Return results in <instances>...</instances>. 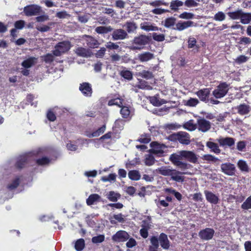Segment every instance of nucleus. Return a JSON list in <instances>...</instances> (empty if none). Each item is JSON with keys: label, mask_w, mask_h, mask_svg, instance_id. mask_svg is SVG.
<instances>
[{"label": "nucleus", "mask_w": 251, "mask_h": 251, "mask_svg": "<svg viewBox=\"0 0 251 251\" xmlns=\"http://www.w3.org/2000/svg\"><path fill=\"white\" fill-rule=\"evenodd\" d=\"M139 75L146 79H150L152 77V75L151 72L145 70L140 72Z\"/></svg>", "instance_id": "69168bd1"}, {"label": "nucleus", "mask_w": 251, "mask_h": 251, "mask_svg": "<svg viewBox=\"0 0 251 251\" xmlns=\"http://www.w3.org/2000/svg\"><path fill=\"white\" fill-rule=\"evenodd\" d=\"M149 4L153 7H156V8H154L151 11V12L154 14L160 15L169 11V10H168L163 9L159 7L162 5L167 6L169 5L168 3L166 2L163 0H157L153 1L150 2Z\"/></svg>", "instance_id": "7ed1b4c3"}, {"label": "nucleus", "mask_w": 251, "mask_h": 251, "mask_svg": "<svg viewBox=\"0 0 251 251\" xmlns=\"http://www.w3.org/2000/svg\"><path fill=\"white\" fill-rule=\"evenodd\" d=\"M189 173L188 172H179L175 169H172L171 176V179L178 182H182L184 180V177L182 175H188Z\"/></svg>", "instance_id": "1a4fd4ad"}, {"label": "nucleus", "mask_w": 251, "mask_h": 251, "mask_svg": "<svg viewBox=\"0 0 251 251\" xmlns=\"http://www.w3.org/2000/svg\"><path fill=\"white\" fill-rule=\"evenodd\" d=\"M194 15L190 12H184L179 15V18L183 19H192L194 18Z\"/></svg>", "instance_id": "680f3d73"}, {"label": "nucleus", "mask_w": 251, "mask_h": 251, "mask_svg": "<svg viewBox=\"0 0 251 251\" xmlns=\"http://www.w3.org/2000/svg\"><path fill=\"white\" fill-rule=\"evenodd\" d=\"M212 19L217 22H223L226 19V15L223 11H219L215 13Z\"/></svg>", "instance_id": "ea45409f"}, {"label": "nucleus", "mask_w": 251, "mask_h": 251, "mask_svg": "<svg viewBox=\"0 0 251 251\" xmlns=\"http://www.w3.org/2000/svg\"><path fill=\"white\" fill-rule=\"evenodd\" d=\"M182 153L181 155L183 157V159H186L188 161L196 163L198 161V157L197 155L192 151H182Z\"/></svg>", "instance_id": "2eb2a0df"}, {"label": "nucleus", "mask_w": 251, "mask_h": 251, "mask_svg": "<svg viewBox=\"0 0 251 251\" xmlns=\"http://www.w3.org/2000/svg\"><path fill=\"white\" fill-rule=\"evenodd\" d=\"M128 177L132 180H138L141 178V175L138 171L132 170L130 171L128 173Z\"/></svg>", "instance_id": "4c0bfd02"}, {"label": "nucleus", "mask_w": 251, "mask_h": 251, "mask_svg": "<svg viewBox=\"0 0 251 251\" xmlns=\"http://www.w3.org/2000/svg\"><path fill=\"white\" fill-rule=\"evenodd\" d=\"M183 2L179 0H172L170 3V8L172 10L176 11L183 5Z\"/></svg>", "instance_id": "c03bdc74"}, {"label": "nucleus", "mask_w": 251, "mask_h": 251, "mask_svg": "<svg viewBox=\"0 0 251 251\" xmlns=\"http://www.w3.org/2000/svg\"><path fill=\"white\" fill-rule=\"evenodd\" d=\"M79 90L86 96H90L92 93V89L88 83H83L80 84Z\"/></svg>", "instance_id": "cd10ccee"}, {"label": "nucleus", "mask_w": 251, "mask_h": 251, "mask_svg": "<svg viewBox=\"0 0 251 251\" xmlns=\"http://www.w3.org/2000/svg\"><path fill=\"white\" fill-rule=\"evenodd\" d=\"M184 4L186 6L190 8L198 6L199 3L195 0H186L184 2Z\"/></svg>", "instance_id": "774afa93"}, {"label": "nucleus", "mask_w": 251, "mask_h": 251, "mask_svg": "<svg viewBox=\"0 0 251 251\" xmlns=\"http://www.w3.org/2000/svg\"><path fill=\"white\" fill-rule=\"evenodd\" d=\"M240 22L244 25L248 24L251 22V13H245L242 10Z\"/></svg>", "instance_id": "e433bc0d"}, {"label": "nucleus", "mask_w": 251, "mask_h": 251, "mask_svg": "<svg viewBox=\"0 0 251 251\" xmlns=\"http://www.w3.org/2000/svg\"><path fill=\"white\" fill-rule=\"evenodd\" d=\"M188 47L189 48H194V52L198 51L199 47L196 45L197 41L196 39L194 37H190L188 39Z\"/></svg>", "instance_id": "37998d69"}, {"label": "nucleus", "mask_w": 251, "mask_h": 251, "mask_svg": "<svg viewBox=\"0 0 251 251\" xmlns=\"http://www.w3.org/2000/svg\"><path fill=\"white\" fill-rule=\"evenodd\" d=\"M85 247V241L82 238L77 240L75 243V248L77 251H81Z\"/></svg>", "instance_id": "49530a36"}, {"label": "nucleus", "mask_w": 251, "mask_h": 251, "mask_svg": "<svg viewBox=\"0 0 251 251\" xmlns=\"http://www.w3.org/2000/svg\"><path fill=\"white\" fill-rule=\"evenodd\" d=\"M218 142L222 146H231L234 144V140L231 137L222 138L218 140Z\"/></svg>", "instance_id": "7c9ffc66"}, {"label": "nucleus", "mask_w": 251, "mask_h": 251, "mask_svg": "<svg viewBox=\"0 0 251 251\" xmlns=\"http://www.w3.org/2000/svg\"><path fill=\"white\" fill-rule=\"evenodd\" d=\"M123 27H125L127 32L129 33L134 32L137 27L136 24L133 22H127Z\"/></svg>", "instance_id": "c9c22d12"}, {"label": "nucleus", "mask_w": 251, "mask_h": 251, "mask_svg": "<svg viewBox=\"0 0 251 251\" xmlns=\"http://www.w3.org/2000/svg\"><path fill=\"white\" fill-rule=\"evenodd\" d=\"M75 52L77 55L83 57H88L91 55V52L89 50L82 47H78L75 49Z\"/></svg>", "instance_id": "b1692460"}, {"label": "nucleus", "mask_w": 251, "mask_h": 251, "mask_svg": "<svg viewBox=\"0 0 251 251\" xmlns=\"http://www.w3.org/2000/svg\"><path fill=\"white\" fill-rule=\"evenodd\" d=\"M81 40L85 41L86 45L91 48H97L100 45L97 40L89 35H83Z\"/></svg>", "instance_id": "ddd939ff"}, {"label": "nucleus", "mask_w": 251, "mask_h": 251, "mask_svg": "<svg viewBox=\"0 0 251 251\" xmlns=\"http://www.w3.org/2000/svg\"><path fill=\"white\" fill-rule=\"evenodd\" d=\"M222 172L228 175L233 176L235 174L236 168L235 165L230 163H223L221 166Z\"/></svg>", "instance_id": "9b49d317"}, {"label": "nucleus", "mask_w": 251, "mask_h": 251, "mask_svg": "<svg viewBox=\"0 0 251 251\" xmlns=\"http://www.w3.org/2000/svg\"><path fill=\"white\" fill-rule=\"evenodd\" d=\"M241 208L243 210L251 209V196H249L242 203Z\"/></svg>", "instance_id": "6e6d98bb"}, {"label": "nucleus", "mask_w": 251, "mask_h": 251, "mask_svg": "<svg viewBox=\"0 0 251 251\" xmlns=\"http://www.w3.org/2000/svg\"><path fill=\"white\" fill-rule=\"evenodd\" d=\"M120 195L114 191H110L107 196L108 199L111 201H116L120 198Z\"/></svg>", "instance_id": "8fccbe9b"}, {"label": "nucleus", "mask_w": 251, "mask_h": 251, "mask_svg": "<svg viewBox=\"0 0 251 251\" xmlns=\"http://www.w3.org/2000/svg\"><path fill=\"white\" fill-rule=\"evenodd\" d=\"M71 47V43L69 41H63L58 43L55 46L53 51L54 55L58 56L68 51Z\"/></svg>", "instance_id": "f03ea898"}, {"label": "nucleus", "mask_w": 251, "mask_h": 251, "mask_svg": "<svg viewBox=\"0 0 251 251\" xmlns=\"http://www.w3.org/2000/svg\"><path fill=\"white\" fill-rule=\"evenodd\" d=\"M140 27L142 29L147 31H155L158 29L157 26L153 25L148 22H144L140 24Z\"/></svg>", "instance_id": "c85d7f7f"}, {"label": "nucleus", "mask_w": 251, "mask_h": 251, "mask_svg": "<svg viewBox=\"0 0 251 251\" xmlns=\"http://www.w3.org/2000/svg\"><path fill=\"white\" fill-rule=\"evenodd\" d=\"M197 128L203 132L207 131L211 127L210 122L204 119H200L197 121Z\"/></svg>", "instance_id": "4468645a"}, {"label": "nucleus", "mask_w": 251, "mask_h": 251, "mask_svg": "<svg viewBox=\"0 0 251 251\" xmlns=\"http://www.w3.org/2000/svg\"><path fill=\"white\" fill-rule=\"evenodd\" d=\"M183 127L184 128L190 131L194 130L197 128L196 125L194 124L193 121L192 120H190L188 122L185 123L183 125Z\"/></svg>", "instance_id": "603ef678"}, {"label": "nucleus", "mask_w": 251, "mask_h": 251, "mask_svg": "<svg viewBox=\"0 0 251 251\" xmlns=\"http://www.w3.org/2000/svg\"><path fill=\"white\" fill-rule=\"evenodd\" d=\"M174 138L182 144L188 145L190 143V137L189 134L186 132L180 131L173 134Z\"/></svg>", "instance_id": "6e6552de"}, {"label": "nucleus", "mask_w": 251, "mask_h": 251, "mask_svg": "<svg viewBox=\"0 0 251 251\" xmlns=\"http://www.w3.org/2000/svg\"><path fill=\"white\" fill-rule=\"evenodd\" d=\"M105 237L103 235H99L93 237L92 238V242L95 244H98L102 242L104 240Z\"/></svg>", "instance_id": "052dcab7"}, {"label": "nucleus", "mask_w": 251, "mask_h": 251, "mask_svg": "<svg viewBox=\"0 0 251 251\" xmlns=\"http://www.w3.org/2000/svg\"><path fill=\"white\" fill-rule=\"evenodd\" d=\"M192 197V200L195 201H202V196L201 193H196L190 195L189 198Z\"/></svg>", "instance_id": "e2e57ef3"}, {"label": "nucleus", "mask_w": 251, "mask_h": 251, "mask_svg": "<svg viewBox=\"0 0 251 251\" xmlns=\"http://www.w3.org/2000/svg\"><path fill=\"white\" fill-rule=\"evenodd\" d=\"M178 169L180 170L181 172H186V171L190 168L192 167V165L190 164L184 162L180 161L178 164H177L176 165Z\"/></svg>", "instance_id": "09e8293b"}, {"label": "nucleus", "mask_w": 251, "mask_h": 251, "mask_svg": "<svg viewBox=\"0 0 251 251\" xmlns=\"http://www.w3.org/2000/svg\"><path fill=\"white\" fill-rule=\"evenodd\" d=\"M128 34L125 30L122 29L114 30L112 34V37L113 40H122L127 38Z\"/></svg>", "instance_id": "f8f14e48"}, {"label": "nucleus", "mask_w": 251, "mask_h": 251, "mask_svg": "<svg viewBox=\"0 0 251 251\" xmlns=\"http://www.w3.org/2000/svg\"><path fill=\"white\" fill-rule=\"evenodd\" d=\"M212 139L210 138L209 141L206 143V146L210 149V151L216 154H219L221 152V150L219 149V146L217 143H215L211 140Z\"/></svg>", "instance_id": "a878e982"}, {"label": "nucleus", "mask_w": 251, "mask_h": 251, "mask_svg": "<svg viewBox=\"0 0 251 251\" xmlns=\"http://www.w3.org/2000/svg\"><path fill=\"white\" fill-rule=\"evenodd\" d=\"M143 162L145 165L151 166L155 163V159L151 153H150L145 155Z\"/></svg>", "instance_id": "c756f323"}, {"label": "nucleus", "mask_w": 251, "mask_h": 251, "mask_svg": "<svg viewBox=\"0 0 251 251\" xmlns=\"http://www.w3.org/2000/svg\"><path fill=\"white\" fill-rule=\"evenodd\" d=\"M194 22L191 21L181 22L180 21L176 24L175 29L181 31L189 27L194 26Z\"/></svg>", "instance_id": "6ab92c4d"}, {"label": "nucleus", "mask_w": 251, "mask_h": 251, "mask_svg": "<svg viewBox=\"0 0 251 251\" xmlns=\"http://www.w3.org/2000/svg\"><path fill=\"white\" fill-rule=\"evenodd\" d=\"M38 153V151H34L32 153H29L27 154L20 156L18 158L16 163L17 167L19 168L24 167L25 165L31 159V156L32 155H35Z\"/></svg>", "instance_id": "0eeeda50"}, {"label": "nucleus", "mask_w": 251, "mask_h": 251, "mask_svg": "<svg viewBox=\"0 0 251 251\" xmlns=\"http://www.w3.org/2000/svg\"><path fill=\"white\" fill-rule=\"evenodd\" d=\"M139 158L136 157L132 160H128L126 164L127 168H129L130 166H134L137 164H140Z\"/></svg>", "instance_id": "bf43d9fd"}, {"label": "nucleus", "mask_w": 251, "mask_h": 251, "mask_svg": "<svg viewBox=\"0 0 251 251\" xmlns=\"http://www.w3.org/2000/svg\"><path fill=\"white\" fill-rule=\"evenodd\" d=\"M182 153V151H181L176 153L172 154L170 156L169 159L174 165H176L180 162L181 160L183 159V157L181 155Z\"/></svg>", "instance_id": "412c9836"}, {"label": "nucleus", "mask_w": 251, "mask_h": 251, "mask_svg": "<svg viewBox=\"0 0 251 251\" xmlns=\"http://www.w3.org/2000/svg\"><path fill=\"white\" fill-rule=\"evenodd\" d=\"M151 226V216H147L146 219L141 222V227L150 229Z\"/></svg>", "instance_id": "de8ad7c7"}, {"label": "nucleus", "mask_w": 251, "mask_h": 251, "mask_svg": "<svg viewBox=\"0 0 251 251\" xmlns=\"http://www.w3.org/2000/svg\"><path fill=\"white\" fill-rule=\"evenodd\" d=\"M24 12L27 16H37L45 13L41 7L36 4L29 5L25 7Z\"/></svg>", "instance_id": "20e7f679"}, {"label": "nucleus", "mask_w": 251, "mask_h": 251, "mask_svg": "<svg viewBox=\"0 0 251 251\" xmlns=\"http://www.w3.org/2000/svg\"><path fill=\"white\" fill-rule=\"evenodd\" d=\"M151 149L150 152L157 154L158 156L162 155L164 153V150L167 147L163 144H160L157 142H152L150 144Z\"/></svg>", "instance_id": "423d86ee"}, {"label": "nucleus", "mask_w": 251, "mask_h": 251, "mask_svg": "<svg viewBox=\"0 0 251 251\" xmlns=\"http://www.w3.org/2000/svg\"><path fill=\"white\" fill-rule=\"evenodd\" d=\"M210 90L208 88L201 89L197 92L196 94L201 100L206 102L208 101V97L210 95Z\"/></svg>", "instance_id": "aec40b11"}, {"label": "nucleus", "mask_w": 251, "mask_h": 251, "mask_svg": "<svg viewBox=\"0 0 251 251\" xmlns=\"http://www.w3.org/2000/svg\"><path fill=\"white\" fill-rule=\"evenodd\" d=\"M20 181V177L16 176L14 178L12 182L7 185V188L9 190H13L16 188L19 184Z\"/></svg>", "instance_id": "a18cd8bd"}, {"label": "nucleus", "mask_w": 251, "mask_h": 251, "mask_svg": "<svg viewBox=\"0 0 251 251\" xmlns=\"http://www.w3.org/2000/svg\"><path fill=\"white\" fill-rule=\"evenodd\" d=\"M203 160L208 161H213L216 162L217 161H219V159L215 156H213L211 154H205L202 156V158Z\"/></svg>", "instance_id": "0e129e2a"}, {"label": "nucleus", "mask_w": 251, "mask_h": 251, "mask_svg": "<svg viewBox=\"0 0 251 251\" xmlns=\"http://www.w3.org/2000/svg\"><path fill=\"white\" fill-rule=\"evenodd\" d=\"M121 75L127 80H131L132 78V74L128 70H123L120 73Z\"/></svg>", "instance_id": "4d7b16f0"}, {"label": "nucleus", "mask_w": 251, "mask_h": 251, "mask_svg": "<svg viewBox=\"0 0 251 251\" xmlns=\"http://www.w3.org/2000/svg\"><path fill=\"white\" fill-rule=\"evenodd\" d=\"M108 104L110 106L111 105H118L119 107H122L123 102L122 100L119 98H116L109 100Z\"/></svg>", "instance_id": "864d4df0"}, {"label": "nucleus", "mask_w": 251, "mask_h": 251, "mask_svg": "<svg viewBox=\"0 0 251 251\" xmlns=\"http://www.w3.org/2000/svg\"><path fill=\"white\" fill-rule=\"evenodd\" d=\"M113 30V28L110 26H98L95 28V31L98 34H106Z\"/></svg>", "instance_id": "f704fd0d"}, {"label": "nucleus", "mask_w": 251, "mask_h": 251, "mask_svg": "<svg viewBox=\"0 0 251 251\" xmlns=\"http://www.w3.org/2000/svg\"><path fill=\"white\" fill-rule=\"evenodd\" d=\"M172 169L170 166H163L157 169L156 171L161 175L168 176L171 175Z\"/></svg>", "instance_id": "2f4dec72"}, {"label": "nucleus", "mask_w": 251, "mask_h": 251, "mask_svg": "<svg viewBox=\"0 0 251 251\" xmlns=\"http://www.w3.org/2000/svg\"><path fill=\"white\" fill-rule=\"evenodd\" d=\"M242 14V9H238L237 10L228 12L227 13L229 18L234 20L240 19Z\"/></svg>", "instance_id": "72a5a7b5"}, {"label": "nucleus", "mask_w": 251, "mask_h": 251, "mask_svg": "<svg viewBox=\"0 0 251 251\" xmlns=\"http://www.w3.org/2000/svg\"><path fill=\"white\" fill-rule=\"evenodd\" d=\"M38 61V58L35 57H29L24 60L22 64V66L25 69H28L35 65Z\"/></svg>", "instance_id": "f3484780"}, {"label": "nucleus", "mask_w": 251, "mask_h": 251, "mask_svg": "<svg viewBox=\"0 0 251 251\" xmlns=\"http://www.w3.org/2000/svg\"><path fill=\"white\" fill-rule=\"evenodd\" d=\"M206 200L210 203L216 204L219 202L218 196L210 191L205 190L204 192Z\"/></svg>", "instance_id": "a211bd4d"}, {"label": "nucleus", "mask_w": 251, "mask_h": 251, "mask_svg": "<svg viewBox=\"0 0 251 251\" xmlns=\"http://www.w3.org/2000/svg\"><path fill=\"white\" fill-rule=\"evenodd\" d=\"M215 231L211 228H206L201 230L199 233V236L203 240H209L211 239L214 234Z\"/></svg>", "instance_id": "9d476101"}, {"label": "nucleus", "mask_w": 251, "mask_h": 251, "mask_svg": "<svg viewBox=\"0 0 251 251\" xmlns=\"http://www.w3.org/2000/svg\"><path fill=\"white\" fill-rule=\"evenodd\" d=\"M116 175L115 174H110L108 176H103L101 178V180L103 182L112 181H114L116 180Z\"/></svg>", "instance_id": "13d9d810"}, {"label": "nucleus", "mask_w": 251, "mask_h": 251, "mask_svg": "<svg viewBox=\"0 0 251 251\" xmlns=\"http://www.w3.org/2000/svg\"><path fill=\"white\" fill-rule=\"evenodd\" d=\"M229 89V85L226 82L220 83L212 92V95L216 99H220L227 94Z\"/></svg>", "instance_id": "39448f33"}, {"label": "nucleus", "mask_w": 251, "mask_h": 251, "mask_svg": "<svg viewBox=\"0 0 251 251\" xmlns=\"http://www.w3.org/2000/svg\"><path fill=\"white\" fill-rule=\"evenodd\" d=\"M154 57V54L150 52H144L138 55V59L142 62L149 61Z\"/></svg>", "instance_id": "5701e85b"}, {"label": "nucleus", "mask_w": 251, "mask_h": 251, "mask_svg": "<svg viewBox=\"0 0 251 251\" xmlns=\"http://www.w3.org/2000/svg\"><path fill=\"white\" fill-rule=\"evenodd\" d=\"M176 19L173 17L167 18L164 21V25L167 28L171 27L176 23Z\"/></svg>", "instance_id": "3c124183"}, {"label": "nucleus", "mask_w": 251, "mask_h": 251, "mask_svg": "<svg viewBox=\"0 0 251 251\" xmlns=\"http://www.w3.org/2000/svg\"><path fill=\"white\" fill-rule=\"evenodd\" d=\"M105 125H103L102 126L99 128L98 129L93 132L92 133L86 132L85 133V135L89 138L98 137L105 131Z\"/></svg>", "instance_id": "bb28decb"}, {"label": "nucleus", "mask_w": 251, "mask_h": 251, "mask_svg": "<svg viewBox=\"0 0 251 251\" xmlns=\"http://www.w3.org/2000/svg\"><path fill=\"white\" fill-rule=\"evenodd\" d=\"M149 39L146 35H141L135 37L130 49L132 50H142L148 42Z\"/></svg>", "instance_id": "f257e3e1"}, {"label": "nucleus", "mask_w": 251, "mask_h": 251, "mask_svg": "<svg viewBox=\"0 0 251 251\" xmlns=\"http://www.w3.org/2000/svg\"><path fill=\"white\" fill-rule=\"evenodd\" d=\"M129 238L128 234L125 231L120 230L112 236V239L115 242H124Z\"/></svg>", "instance_id": "dca6fc26"}, {"label": "nucleus", "mask_w": 251, "mask_h": 251, "mask_svg": "<svg viewBox=\"0 0 251 251\" xmlns=\"http://www.w3.org/2000/svg\"><path fill=\"white\" fill-rule=\"evenodd\" d=\"M101 197L97 194H93L90 195L86 200V203L88 205H91L96 204L97 202L100 201Z\"/></svg>", "instance_id": "393cba45"}, {"label": "nucleus", "mask_w": 251, "mask_h": 251, "mask_svg": "<svg viewBox=\"0 0 251 251\" xmlns=\"http://www.w3.org/2000/svg\"><path fill=\"white\" fill-rule=\"evenodd\" d=\"M237 166L242 172H249V168L247 162L243 160H239L237 162Z\"/></svg>", "instance_id": "79ce46f5"}, {"label": "nucleus", "mask_w": 251, "mask_h": 251, "mask_svg": "<svg viewBox=\"0 0 251 251\" xmlns=\"http://www.w3.org/2000/svg\"><path fill=\"white\" fill-rule=\"evenodd\" d=\"M151 140L150 136L145 134L141 135L138 141L142 143H148L150 142Z\"/></svg>", "instance_id": "338daca9"}, {"label": "nucleus", "mask_w": 251, "mask_h": 251, "mask_svg": "<svg viewBox=\"0 0 251 251\" xmlns=\"http://www.w3.org/2000/svg\"><path fill=\"white\" fill-rule=\"evenodd\" d=\"M149 100L151 103L155 106H160L167 102L164 100L159 99L157 95L149 97Z\"/></svg>", "instance_id": "473e14b6"}, {"label": "nucleus", "mask_w": 251, "mask_h": 251, "mask_svg": "<svg viewBox=\"0 0 251 251\" xmlns=\"http://www.w3.org/2000/svg\"><path fill=\"white\" fill-rule=\"evenodd\" d=\"M136 87L141 89H150L151 86L148 84L147 82L143 80H139L138 83Z\"/></svg>", "instance_id": "5fc2aeb1"}, {"label": "nucleus", "mask_w": 251, "mask_h": 251, "mask_svg": "<svg viewBox=\"0 0 251 251\" xmlns=\"http://www.w3.org/2000/svg\"><path fill=\"white\" fill-rule=\"evenodd\" d=\"M120 111L121 114L124 118H130L131 117V111L129 107L127 106H122Z\"/></svg>", "instance_id": "a19ab883"}, {"label": "nucleus", "mask_w": 251, "mask_h": 251, "mask_svg": "<svg viewBox=\"0 0 251 251\" xmlns=\"http://www.w3.org/2000/svg\"><path fill=\"white\" fill-rule=\"evenodd\" d=\"M159 241L162 248L164 249H168L170 247L169 241L167 235L162 233L159 237Z\"/></svg>", "instance_id": "4be33fe9"}, {"label": "nucleus", "mask_w": 251, "mask_h": 251, "mask_svg": "<svg viewBox=\"0 0 251 251\" xmlns=\"http://www.w3.org/2000/svg\"><path fill=\"white\" fill-rule=\"evenodd\" d=\"M238 112L241 115L247 114L250 112V107L245 104H240L237 107Z\"/></svg>", "instance_id": "58836bf2"}]
</instances>
